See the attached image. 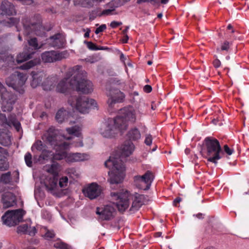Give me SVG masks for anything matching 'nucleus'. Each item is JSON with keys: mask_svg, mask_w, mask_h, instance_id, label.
I'll list each match as a JSON object with an SVG mask.
<instances>
[{"mask_svg": "<svg viewBox=\"0 0 249 249\" xmlns=\"http://www.w3.org/2000/svg\"><path fill=\"white\" fill-rule=\"evenodd\" d=\"M107 95L108 97L107 104L112 107L116 103H122L124 101L125 94L118 89L111 88L108 92Z\"/></svg>", "mask_w": 249, "mask_h": 249, "instance_id": "4468645a", "label": "nucleus"}, {"mask_svg": "<svg viewBox=\"0 0 249 249\" xmlns=\"http://www.w3.org/2000/svg\"><path fill=\"white\" fill-rule=\"evenodd\" d=\"M66 111L63 109H59L56 114L55 119L59 123H62L64 120V116L66 114Z\"/></svg>", "mask_w": 249, "mask_h": 249, "instance_id": "4c0bfd02", "label": "nucleus"}, {"mask_svg": "<svg viewBox=\"0 0 249 249\" xmlns=\"http://www.w3.org/2000/svg\"><path fill=\"white\" fill-rule=\"evenodd\" d=\"M76 78V82L75 84V88L77 91H80L84 94L91 93L93 91V85L91 81L82 79L80 81L78 80V75Z\"/></svg>", "mask_w": 249, "mask_h": 249, "instance_id": "dca6fc26", "label": "nucleus"}, {"mask_svg": "<svg viewBox=\"0 0 249 249\" xmlns=\"http://www.w3.org/2000/svg\"><path fill=\"white\" fill-rule=\"evenodd\" d=\"M0 121L3 126L7 125L10 127L13 126L18 131H19L21 128L20 123L17 120L15 114H10L7 118L5 114L0 113Z\"/></svg>", "mask_w": 249, "mask_h": 249, "instance_id": "2eb2a0df", "label": "nucleus"}, {"mask_svg": "<svg viewBox=\"0 0 249 249\" xmlns=\"http://www.w3.org/2000/svg\"><path fill=\"white\" fill-rule=\"evenodd\" d=\"M128 36L127 35H124V38L122 39V42L124 43H126L128 40Z\"/></svg>", "mask_w": 249, "mask_h": 249, "instance_id": "bf43d9fd", "label": "nucleus"}, {"mask_svg": "<svg viewBox=\"0 0 249 249\" xmlns=\"http://www.w3.org/2000/svg\"><path fill=\"white\" fill-rule=\"evenodd\" d=\"M223 148L225 153H226L228 155H231L233 152V150L230 148L227 144L224 146Z\"/></svg>", "mask_w": 249, "mask_h": 249, "instance_id": "8fccbe9b", "label": "nucleus"}, {"mask_svg": "<svg viewBox=\"0 0 249 249\" xmlns=\"http://www.w3.org/2000/svg\"><path fill=\"white\" fill-rule=\"evenodd\" d=\"M1 201L4 208L13 207L17 204L16 197L11 192H6L3 194Z\"/></svg>", "mask_w": 249, "mask_h": 249, "instance_id": "412c9836", "label": "nucleus"}, {"mask_svg": "<svg viewBox=\"0 0 249 249\" xmlns=\"http://www.w3.org/2000/svg\"><path fill=\"white\" fill-rule=\"evenodd\" d=\"M69 144L65 148L56 146L53 148L56 150L55 153L53 155V160H60L66 158L67 159V153L65 150L68 147Z\"/></svg>", "mask_w": 249, "mask_h": 249, "instance_id": "b1692460", "label": "nucleus"}, {"mask_svg": "<svg viewBox=\"0 0 249 249\" xmlns=\"http://www.w3.org/2000/svg\"><path fill=\"white\" fill-rule=\"evenodd\" d=\"M169 0H160V2L161 4H167Z\"/></svg>", "mask_w": 249, "mask_h": 249, "instance_id": "774afa93", "label": "nucleus"}, {"mask_svg": "<svg viewBox=\"0 0 249 249\" xmlns=\"http://www.w3.org/2000/svg\"><path fill=\"white\" fill-rule=\"evenodd\" d=\"M43 89L45 90H51L54 87V84L51 78H47L42 84Z\"/></svg>", "mask_w": 249, "mask_h": 249, "instance_id": "f704fd0d", "label": "nucleus"}, {"mask_svg": "<svg viewBox=\"0 0 249 249\" xmlns=\"http://www.w3.org/2000/svg\"><path fill=\"white\" fill-rule=\"evenodd\" d=\"M57 178H53L51 179L48 184L45 185L46 188L49 191L53 190L57 186Z\"/></svg>", "mask_w": 249, "mask_h": 249, "instance_id": "e433bc0d", "label": "nucleus"}, {"mask_svg": "<svg viewBox=\"0 0 249 249\" xmlns=\"http://www.w3.org/2000/svg\"><path fill=\"white\" fill-rule=\"evenodd\" d=\"M97 50H107V49H108L107 48H105L104 47H98L97 46Z\"/></svg>", "mask_w": 249, "mask_h": 249, "instance_id": "338daca9", "label": "nucleus"}, {"mask_svg": "<svg viewBox=\"0 0 249 249\" xmlns=\"http://www.w3.org/2000/svg\"><path fill=\"white\" fill-rule=\"evenodd\" d=\"M54 247L60 249H69L68 245L63 242L56 243L54 245Z\"/></svg>", "mask_w": 249, "mask_h": 249, "instance_id": "37998d69", "label": "nucleus"}, {"mask_svg": "<svg viewBox=\"0 0 249 249\" xmlns=\"http://www.w3.org/2000/svg\"><path fill=\"white\" fill-rule=\"evenodd\" d=\"M213 66L214 67V68H218L221 65V62L219 59H218L217 58H216L213 61Z\"/></svg>", "mask_w": 249, "mask_h": 249, "instance_id": "603ef678", "label": "nucleus"}, {"mask_svg": "<svg viewBox=\"0 0 249 249\" xmlns=\"http://www.w3.org/2000/svg\"><path fill=\"white\" fill-rule=\"evenodd\" d=\"M9 153L8 151L7 154L0 153V170L1 171H6L9 168V163L7 159Z\"/></svg>", "mask_w": 249, "mask_h": 249, "instance_id": "bb28decb", "label": "nucleus"}, {"mask_svg": "<svg viewBox=\"0 0 249 249\" xmlns=\"http://www.w3.org/2000/svg\"><path fill=\"white\" fill-rule=\"evenodd\" d=\"M152 87L149 85H145L143 88L144 91L146 93H150L152 91Z\"/></svg>", "mask_w": 249, "mask_h": 249, "instance_id": "864d4df0", "label": "nucleus"}, {"mask_svg": "<svg viewBox=\"0 0 249 249\" xmlns=\"http://www.w3.org/2000/svg\"><path fill=\"white\" fill-rule=\"evenodd\" d=\"M143 113L139 109H134L132 107H124L120 110L119 115L114 119H108L102 125L100 133L105 138L115 137L119 132L126 130L128 122L135 123L137 120H140Z\"/></svg>", "mask_w": 249, "mask_h": 249, "instance_id": "f257e3e1", "label": "nucleus"}, {"mask_svg": "<svg viewBox=\"0 0 249 249\" xmlns=\"http://www.w3.org/2000/svg\"><path fill=\"white\" fill-rule=\"evenodd\" d=\"M120 6V4L117 0H112L107 4V7L109 9H113L114 11H115L116 8Z\"/></svg>", "mask_w": 249, "mask_h": 249, "instance_id": "a19ab883", "label": "nucleus"}, {"mask_svg": "<svg viewBox=\"0 0 249 249\" xmlns=\"http://www.w3.org/2000/svg\"><path fill=\"white\" fill-rule=\"evenodd\" d=\"M129 29V26H126L125 28L123 31V34L124 35H127V32Z\"/></svg>", "mask_w": 249, "mask_h": 249, "instance_id": "e2e57ef3", "label": "nucleus"}, {"mask_svg": "<svg viewBox=\"0 0 249 249\" xmlns=\"http://www.w3.org/2000/svg\"><path fill=\"white\" fill-rule=\"evenodd\" d=\"M106 28H107V26L106 24H102L99 27L96 28V29L95 31V33L97 35V34H99L100 33L103 32L106 29Z\"/></svg>", "mask_w": 249, "mask_h": 249, "instance_id": "09e8293b", "label": "nucleus"}, {"mask_svg": "<svg viewBox=\"0 0 249 249\" xmlns=\"http://www.w3.org/2000/svg\"><path fill=\"white\" fill-rule=\"evenodd\" d=\"M68 181V178L66 177L61 178L59 182V185L61 188H64L67 185Z\"/></svg>", "mask_w": 249, "mask_h": 249, "instance_id": "c03bdc74", "label": "nucleus"}, {"mask_svg": "<svg viewBox=\"0 0 249 249\" xmlns=\"http://www.w3.org/2000/svg\"><path fill=\"white\" fill-rule=\"evenodd\" d=\"M44 170L48 173L52 175L53 178H57L59 172V165L57 163H53L51 165H46Z\"/></svg>", "mask_w": 249, "mask_h": 249, "instance_id": "393cba45", "label": "nucleus"}, {"mask_svg": "<svg viewBox=\"0 0 249 249\" xmlns=\"http://www.w3.org/2000/svg\"><path fill=\"white\" fill-rule=\"evenodd\" d=\"M119 2V4H120V6L123 5L125 3L129 1L130 0H117Z\"/></svg>", "mask_w": 249, "mask_h": 249, "instance_id": "13d9d810", "label": "nucleus"}, {"mask_svg": "<svg viewBox=\"0 0 249 249\" xmlns=\"http://www.w3.org/2000/svg\"><path fill=\"white\" fill-rule=\"evenodd\" d=\"M0 13L2 15L15 16L17 11L15 5L8 0H3L0 4Z\"/></svg>", "mask_w": 249, "mask_h": 249, "instance_id": "a211bd4d", "label": "nucleus"}, {"mask_svg": "<svg viewBox=\"0 0 249 249\" xmlns=\"http://www.w3.org/2000/svg\"><path fill=\"white\" fill-rule=\"evenodd\" d=\"M0 92L3 106H7L6 109H5V107H3V111H11L13 109L12 106L15 104L17 99L16 96L12 93L7 91L0 82Z\"/></svg>", "mask_w": 249, "mask_h": 249, "instance_id": "f8f14e48", "label": "nucleus"}, {"mask_svg": "<svg viewBox=\"0 0 249 249\" xmlns=\"http://www.w3.org/2000/svg\"><path fill=\"white\" fill-rule=\"evenodd\" d=\"M115 212L113 207L106 205L103 208H97L96 213L102 220H109L113 217Z\"/></svg>", "mask_w": 249, "mask_h": 249, "instance_id": "f3484780", "label": "nucleus"}, {"mask_svg": "<svg viewBox=\"0 0 249 249\" xmlns=\"http://www.w3.org/2000/svg\"><path fill=\"white\" fill-rule=\"evenodd\" d=\"M28 226L27 224H23L18 226L17 228V231L18 233H28L30 235H34L36 232V229L35 227L33 228L31 231H28Z\"/></svg>", "mask_w": 249, "mask_h": 249, "instance_id": "2f4dec72", "label": "nucleus"}, {"mask_svg": "<svg viewBox=\"0 0 249 249\" xmlns=\"http://www.w3.org/2000/svg\"><path fill=\"white\" fill-rule=\"evenodd\" d=\"M152 136L150 134H147L145 136V138L144 140V143L147 145H150L152 142Z\"/></svg>", "mask_w": 249, "mask_h": 249, "instance_id": "49530a36", "label": "nucleus"}, {"mask_svg": "<svg viewBox=\"0 0 249 249\" xmlns=\"http://www.w3.org/2000/svg\"><path fill=\"white\" fill-rule=\"evenodd\" d=\"M66 130L69 134L79 137L81 134L82 125L77 124L71 127L67 128Z\"/></svg>", "mask_w": 249, "mask_h": 249, "instance_id": "c85d7f7f", "label": "nucleus"}, {"mask_svg": "<svg viewBox=\"0 0 249 249\" xmlns=\"http://www.w3.org/2000/svg\"><path fill=\"white\" fill-rule=\"evenodd\" d=\"M45 237L49 238H53L54 237V234L50 231L46 232L45 235Z\"/></svg>", "mask_w": 249, "mask_h": 249, "instance_id": "5fc2aeb1", "label": "nucleus"}, {"mask_svg": "<svg viewBox=\"0 0 249 249\" xmlns=\"http://www.w3.org/2000/svg\"><path fill=\"white\" fill-rule=\"evenodd\" d=\"M89 33H90V30H89L86 33H85L84 37H89Z\"/></svg>", "mask_w": 249, "mask_h": 249, "instance_id": "69168bd1", "label": "nucleus"}, {"mask_svg": "<svg viewBox=\"0 0 249 249\" xmlns=\"http://www.w3.org/2000/svg\"><path fill=\"white\" fill-rule=\"evenodd\" d=\"M32 55V53H28L24 51L17 55L16 61L18 63H21L31 58Z\"/></svg>", "mask_w": 249, "mask_h": 249, "instance_id": "7c9ffc66", "label": "nucleus"}, {"mask_svg": "<svg viewBox=\"0 0 249 249\" xmlns=\"http://www.w3.org/2000/svg\"><path fill=\"white\" fill-rule=\"evenodd\" d=\"M83 192L86 196L90 199H93L98 197L101 194V190L99 186L95 183H92L83 190Z\"/></svg>", "mask_w": 249, "mask_h": 249, "instance_id": "6ab92c4d", "label": "nucleus"}, {"mask_svg": "<svg viewBox=\"0 0 249 249\" xmlns=\"http://www.w3.org/2000/svg\"><path fill=\"white\" fill-rule=\"evenodd\" d=\"M11 173L10 172L2 174L0 178V182L5 184H9L11 182Z\"/></svg>", "mask_w": 249, "mask_h": 249, "instance_id": "c9c22d12", "label": "nucleus"}, {"mask_svg": "<svg viewBox=\"0 0 249 249\" xmlns=\"http://www.w3.org/2000/svg\"><path fill=\"white\" fill-rule=\"evenodd\" d=\"M158 0H137V3L140 4L142 2H153L154 3L157 2Z\"/></svg>", "mask_w": 249, "mask_h": 249, "instance_id": "6e6d98bb", "label": "nucleus"}, {"mask_svg": "<svg viewBox=\"0 0 249 249\" xmlns=\"http://www.w3.org/2000/svg\"><path fill=\"white\" fill-rule=\"evenodd\" d=\"M127 137L131 141H137L141 139V134L137 128L130 129L127 134Z\"/></svg>", "mask_w": 249, "mask_h": 249, "instance_id": "cd10ccee", "label": "nucleus"}, {"mask_svg": "<svg viewBox=\"0 0 249 249\" xmlns=\"http://www.w3.org/2000/svg\"><path fill=\"white\" fill-rule=\"evenodd\" d=\"M24 34L28 36L34 34L38 36H41L44 33L41 25L42 19L39 14L35 15L31 18L25 17L22 19Z\"/></svg>", "mask_w": 249, "mask_h": 249, "instance_id": "39448f33", "label": "nucleus"}, {"mask_svg": "<svg viewBox=\"0 0 249 249\" xmlns=\"http://www.w3.org/2000/svg\"><path fill=\"white\" fill-rule=\"evenodd\" d=\"M115 14H116V13L115 12V11H114L113 9L108 8L107 9L104 10L102 12L101 15V16H103V15L108 16V15H115Z\"/></svg>", "mask_w": 249, "mask_h": 249, "instance_id": "a18cd8bd", "label": "nucleus"}, {"mask_svg": "<svg viewBox=\"0 0 249 249\" xmlns=\"http://www.w3.org/2000/svg\"><path fill=\"white\" fill-rule=\"evenodd\" d=\"M29 45L32 47L34 50H38L42 47L43 44H39L38 40L36 37L31 38L28 40Z\"/></svg>", "mask_w": 249, "mask_h": 249, "instance_id": "473e14b6", "label": "nucleus"}, {"mask_svg": "<svg viewBox=\"0 0 249 249\" xmlns=\"http://www.w3.org/2000/svg\"><path fill=\"white\" fill-rule=\"evenodd\" d=\"M24 160L27 166L31 167L33 165L32 155L30 152H27L24 156Z\"/></svg>", "mask_w": 249, "mask_h": 249, "instance_id": "ea45409f", "label": "nucleus"}, {"mask_svg": "<svg viewBox=\"0 0 249 249\" xmlns=\"http://www.w3.org/2000/svg\"><path fill=\"white\" fill-rule=\"evenodd\" d=\"M181 200V198L179 197H177L173 201V204L175 206H177V204L179 203Z\"/></svg>", "mask_w": 249, "mask_h": 249, "instance_id": "4d7b16f0", "label": "nucleus"}, {"mask_svg": "<svg viewBox=\"0 0 249 249\" xmlns=\"http://www.w3.org/2000/svg\"><path fill=\"white\" fill-rule=\"evenodd\" d=\"M201 154L208 161L214 164L217 163V160L221 158L220 153L222 148L219 142L212 137H206L203 143Z\"/></svg>", "mask_w": 249, "mask_h": 249, "instance_id": "7ed1b4c3", "label": "nucleus"}, {"mask_svg": "<svg viewBox=\"0 0 249 249\" xmlns=\"http://www.w3.org/2000/svg\"><path fill=\"white\" fill-rule=\"evenodd\" d=\"M62 138L70 140L71 137L64 138L59 134L58 130L53 126L50 127L42 137V140L53 148H55L56 146L62 148L66 147L68 146V143L63 142Z\"/></svg>", "mask_w": 249, "mask_h": 249, "instance_id": "6e6552de", "label": "nucleus"}, {"mask_svg": "<svg viewBox=\"0 0 249 249\" xmlns=\"http://www.w3.org/2000/svg\"><path fill=\"white\" fill-rule=\"evenodd\" d=\"M231 46L230 43L227 40L221 42L220 46L216 48L217 52L220 53L222 51H226L228 52L230 49Z\"/></svg>", "mask_w": 249, "mask_h": 249, "instance_id": "72a5a7b5", "label": "nucleus"}, {"mask_svg": "<svg viewBox=\"0 0 249 249\" xmlns=\"http://www.w3.org/2000/svg\"><path fill=\"white\" fill-rule=\"evenodd\" d=\"M79 66L69 69L66 77L62 79L58 84L56 90L57 92L65 93L71 89H75L77 75L78 74Z\"/></svg>", "mask_w": 249, "mask_h": 249, "instance_id": "423d86ee", "label": "nucleus"}, {"mask_svg": "<svg viewBox=\"0 0 249 249\" xmlns=\"http://www.w3.org/2000/svg\"><path fill=\"white\" fill-rule=\"evenodd\" d=\"M0 153L2 154H7V150L0 146Z\"/></svg>", "mask_w": 249, "mask_h": 249, "instance_id": "052dcab7", "label": "nucleus"}, {"mask_svg": "<svg viewBox=\"0 0 249 249\" xmlns=\"http://www.w3.org/2000/svg\"><path fill=\"white\" fill-rule=\"evenodd\" d=\"M110 196L118 210L121 212H124L128 208L130 199L132 200V203L129 210L132 213L138 211L143 204V195L138 193L131 195L124 189L111 192Z\"/></svg>", "mask_w": 249, "mask_h": 249, "instance_id": "f03ea898", "label": "nucleus"}, {"mask_svg": "<svg viewBox=\"0 0 249 249\" xmlns=\"http://www.w3.org/2000/svg\"><path fill=\"white\" fill-rule=\"evenodd\" d=\"M39 63L40 60L39 59H34L21 65L19 69L23 70H28Z\"/></svg>", "mask_w": 249, "mask_h": 249, "instance_id": "c756f323", "label": "nucleus"}, {"mask_svg": "<svg viewBox=\"0 0 249 249\" xmlns=\"http://www.w3.org/2000/svg\"><path fill=\"white\" fill-rule=\"evenodd\" d=\"M154 178V174L148 170L143 175L135 176L133 180L136 187L143 190H148L150 189Z\"/></svg>", "mask_w": 249, "mask_h": 249, "instance_id": "9d476101", "label": "nucleus"}, {"mask_svg": "<svg viewBox=\"0 0 249 249\" xmlns=\"http://www.w3.org/2000/svg\"><path fill=\"white\" fill-rule=\"evenodd\" d=\"M33 80L31 83V86L35 88L41 84L42 79L44 77V74L42 72L36 73L35 72H32Z\"/></svg>", "mask_w": 249, "mask_h": 249, "instance_id": "a878e982", "label": "nucleus"}, {"mask_svg": "<svg viewBox=\"0 0 249 249\" xmlns=\"http://www.w3.org/2000/svg\"><path fill=\"white\" fill-rule=\"evenodd\" d=\"M85 43L87 44V47L89 50H97V49L96 45L92 42L87 41L85 42Z\"/></svg>", "mask_w": 249, "mask_h": 249, "instance_id": "de8ad7c7", "label": "nucleus"}, {"mask_svg": "<svg viewBox=\"0 0 249 249\" xmlns=\"http://www.w3.org/2000/svg\"><path fill=\"white\" fill-rule=\"evenodd\" d=\"M68 103L82 113H87L90 108L94 109L97 107L95 100L89 99L85 96L77 97L71 96L68 99Z\"/></svg>", "mask_w": 249, "mask_h": 249, "instance_id": "0eeeda50", "label": "nucleus"}, {"mask_svg": "<svg viewBox=\"0 0 249 249\" xmlns=\"http://www.w3.org/2000/svg\"><path fill=\"white\" fill-rule=\"evenodd\" d=\"M19 22V19L16 18H10L6 21V23L11 27L17 25Z\"/></svg>", "mask_w": 249, "mask_h": 249, "instance_id": "79ce46f5", "label": "nucleus"}, {"mask_svg": "<svg viewBox=\"0 0 249 249\" xmlns=\"http://www.w3.org/2000/svg\"><path fill=\"white\" fill-rule=\"evenodd\" d=\"M203 214L201 213H199L197 214H196V216L199 218V219H202V218H203Z\"/></svg>", "mask_w": 249, "mask_h": 249, "instance_id": "0e129e2a", "label": "nucleus"}, {"mask_svg": "<svg viewBox=\"0 0 249 249\" xmlns=\"http://www.w3.org/2000/svg\"><path fill=\"white\" fill-rule=\"evenodd\" d=\"M120 158L110 156L105 162V166L107 168L112 169L108 172L110 177L109 181L111 184L121 183L125 175V167Z\"/></svg>", "mask_w": 249, "mask_h": 249, "instance_id": "20e7f679", "label": "nucleus"}, {"mask_svg": "<svg viewBox=\"0 0 249 249\" xmlns=\"http://www.w3.org/2000/svg\"><path fill=\"white\" fill-rule=\"evenodd\" d=\"M27 79V76L26 74L16 71L6 79L5 82L8 86L12 87L19 93L23 94L24 92V85Z\"/></svg>", "mask_w": 249, "mask_h": 249, "instance_id": "1a4fd4ad", "label": "nucleus"}, {"mask_svg": "<svg viewBox=\"0 0 249 249\" xmlns=\"http://www.w3.org/2000/svg\"><path fill=\"white\" fill-rule=\"evenodd\" d=\"M24 213L22 209L8 211L2 216V219L4 224L10 227L14 226L19 222Z\"/></svg>", "mask_w": 249, "mask_h": 249, "instance_id": "9b49d317", "label": "nucleus"}, {"mask_svg": "<svg viewBox=\"0 0 249 249\" xmlns=\"http://www.w3.org/2000/svg\"><path fill=\"white\" fill-rule=\"evenodd\" d=\"M135 149V145L131 141H125L120 148L121 157L131 155Z\"/></svg>", "mask_w": 249, "mask_h": 249, "instance_id": "4be33fe9", "label": "nucleus"}, {"mask_svg": "<svg viewBox=\"0 0 249 249\" xmlns=\"http://www.w3.org/2000/svg\"><path fill=\"white\" fill-rule=\"evenodd\" d=\"M34 147L37 150L43 152L45 150V145L41 141H37L34 144Z\"/></svg>", "mask_w": 249, "mask_h": 249, "instance_id": "58836bf2", "label": "nucleus"}, {"mask_svg": "<svg viewBox=\"0 0 249 249\" xmlns=\"http://www.w3.org/2000/svg\"><path fill=\"white\" fill-rule=\"evenodd\" d=\"M89 158V155L86 154L71 153L69 155L67 154L66 161L68 162H78L87 160Z\"/></svg>", "mask_w": 249, "mask_h": 249, "instance_id": "5701e85b", "label": "nucleus"}, {"mask_svg": "<svg viewBox=\"0 0 249 249\" xmlns=\"http://www.w3.org/2000/svg\"><path fill=\"white\" fill-rule=\"evenodd\" d=\"M68 54V53L66 51L61 53L54 51H46L41 54V58L45 63H51L65 58Z\"/></svg>", "mask_w": 249, "mask_h": 249, "instance_id": "ddd939ff", "label": "nucleus"}, {"mask_svg": "<svg viewBox=\"0 0 249 249\" xmlns=\"http://www.w3.org/2000/svg\"><path fill=\"white\" fill-rule=\"evenodd\" d=\"M48 39L50 45L52 47L57 48H63L66 42L64 36L59 33L50 36Z\"/></svg>", "mask_w": 249, "mask_h": 249, "instance_id": "aec40b11", "label": "nucleus"}, {"mask_svg": "<svg viewBox=\"0 0 249 249\" xmlns=\"http://www.w3.org/2000/svg\"><path fill=\"white\" fill-rule=\"evenodd\" d=\"M122 23L121 22H117L115 21H112L110 23V26L112 28H115L117 27L122 25Z\"/></svg>", "mask_w": 249, "mask_h": 249, "instance_id": "3c124183", "label": "nucleus"}, {"mask_svg": "<svg viewBox=\"0 0 249 249\" xmlns=\"http://www.w3.org/2000/svg\"><path fill=\"white\" fill-rule=\"evenodd\" d=\"M104 0H91V7L93 5L94 2L99 3Z\"/></svg>", "mask_w": 249, "mask_h": 249, "instance_id": "680f3d73", "label": "nucleus"}]
</instances>
